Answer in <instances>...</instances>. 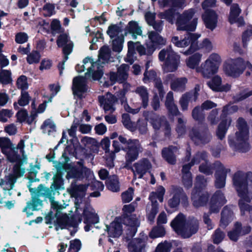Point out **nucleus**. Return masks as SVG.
<instances>
[{"mask_svg": "<svg viewBox=\"0 0 252 252\" xmlns=\"http://www.w3.org/2000/svg\"><path fill=\"white\" fill-rule=\"evenodd\" d=\"M139 43L138 42L134 43L131 41L128 42V52L126 60L131 63L133 62V57L135 54V51L136 50V46L139 44Z\"/></svg>", "mask_w": 252, "mask_h": 252, "instance_id": "obj_49", "label": "nucleus"}, {"mask_svg": "<svg viewBox=\"0 0 252 252\" xmlns=\"http://www.w3.org/2000/svg\"><path fill=\"white\" fill-rule=\"evenodd\" d=\"M91 170L79 164L78 166L72 167L68 172L67 177L68 178H76L80 179L85 176L89 175Z\"/></svg>", "mask_w": 252, "mask_h": 252, "instance_id": "obj_35", "label": "nucleus"}, {"mask_svg": "<svg viewBox=\"0 0 252 252\" xmlns=\"http://www.w3.org/2000/svg\"><path fill=\"white\" fill-rule=\"evenodd\" d=\"M232 184L240 197L239 206L241 215L249 217L252 221V206L248 204L252 199V172L237 171L233 176Z\"/></svg>", "mask_w": 252, "mask_h": 252, "instance_id": "obj_2", "label": "nucleus"}, {"mask_svg": "<svg viewBox=\"0 0 252 252\" xmlns=\"http://www.w3.org/2000/svg\"><path fill=\"white\" fill-rule=\"evenodd\" d=\"M133 189L129 188L122 194V199L124 203L129 202L133 198Z\"/></svg>", "mask_w": 252, "mask_h": 252, "instance_id": "obj_62", "label": "nucleus"}, {"mask_svg": "<svg viewBox=\"0 0 252 252\" xmlns=\"http://www.w3.org/2000/svg\"><path fill=\"white\" fill-rule=\"evenodd\" d=\"M123 224L126 225L122 218H117L109 226H107L109 237L112 238L119 237L122 234L123 230Z\"/></svg>", "mask_w": 252, "mask_h": 252, "instance_id": "obj_28", "label": "nucleus"}, {"mask_svg": "<svg viewBox=\"0 0 252 252\" xmlns=\"http://www.w3.org/2000/svg\"><path fill=\"white\" fill-rule=\"evenodd\" d=\"M41 128L44 133L47 132L49 135L51 134V132H55L56 130L55 125L50 119L45 120L41 126Z\"/></svg>", "mask_w": 252, "mask_h": 252, "instance_id": "obj_48", "label": "nucleus"}, {"mask_svg": "<svg viewBox=\"0 0 252 252\" xmlns=\"http://www.w3.org/2000/svg\"><path fill=\"white\" fill-rule=\"evenodd\" d=\"M135 210V206L133 204L125 205L123 207V211L124 214L122 217L124 223L126 225L129 226L131 227V230L133 231L132 235H134L136 232L137 227L139 225V222L134 215L131 213Z\"/></svg>", "mask_w": 252, "mask_h": 252, "instance_id": "obj_18", "label": "nucleus"}, {"mask_svg": "<svg viewBox=\"0 0 252 252\" xmlns=\"http://www.w3.org/2000/svg\"><path fill=\"white\" fill-rule=\"evenodd\" d=\"M191 140L196 145L205 144L211 139V135L207 131L200 132L196 129L193 128L189 133Z\"/></svg>", "mask_w": 252, "mask_h": 252, "instance_id": "obj_31", "label": "nucleus"}, {"mask_svg": "<svg viewBox=\"0 0 252 252\" xmlns=\"http://www.w3.org/2000/svg\"><path fill=\"white\" fill-rule=\"evenodd\" d=\"M144 116L146 119L151 124L155 130L162 128L165 130V135H168L170 133L169 125L164 117H159L152 112H145L144 113Z\"/></svg>", "mask_w": 252, "mask_h": 252, "instance_id": "obj_19", "label": "nucleus"}, {"mask_svg": "<svg viewBox=\"0 0 252 252\" xmlns=\"http://www.w3.org/2000/svg\"><path fill=\"white\" fill-rule=\"evenodd\" d=\"M165 234L164 228L163 226L158 225L154 228L150 232V236L152 238H158L163 236Z\"/></svg>", "mask_w": 252, "mask_h": 252, "instance_id": "obj_54", "label": "nucleus"}, {"mask_svg": "<svg viewBox=\"0 0 252 252\" xmlns=\"http://www.w3.org/2000/svg\"><path fill=\"white\" fill-rule=\"evenodd\" d=\"M226 203L223 193L220 190H217L213 194L210 202V212L218 213L221 207Z\"/></svg>", "mask_w": 252, "mask_h": 252, "instance_id": "obj_24", "label": "nucleus"}, {"mask_svg": "<svg viewBox=\"0 0 252 252\" xmlns=\"http://www.w3.org/2000/svg\"><path fill=\"white\" fill-rule=\"evenodd\" d=\"M124 150L126 152V161L131 163L138 158L139 154L143 151V148L139 140L133 139L129 141L128 146Z\"/></svg>", "mask_w": 252, "mask_h": 252, "instance_id": "obj_20", "label": "nucleus"}, {"mask_svg": "<svg viewBox=\"0 0 252 252\" xmlns=\"http://www.w3.org/2000/svg\"><path fill=\"white\" fill-rule=\"evenodd\" d=\"M199 154L200 156L198 157L197 159L200 160L199 162H201L203 161L199 167V170L200 172H202L206 175L212 174L213 172L214 169L216 170L215 168V163L213 164H211L207 160V154L205 152H198L195 155Z\"/></svg>", "mask_w": 252, "mask_h": 252, "instance_id": "obj_33", "label": "nucleus"}, {"mask_svg": "<svg viewBox=\"0 0 252 252\" xmlns=\"http://www.w3.org/2000/svg\"><path fill=\"white\" fill-rule=\"evenodd\" d=\"M198 221L194 218L186 221L182 214H179L171 222V226L174 231L184 238L195 234L198 229Z\"/></svg>", "mask_w": 252, "mask_h": 252, "instance_id": "obj_6", "label": "nucleus"}, {"mask_svg": "<svg viewBox=\"0 0 252 252\" xmlns=\"http://www.w3.org/2000/svg\"><path fill=\"white\" fill-rule=\"evenodd\" d=\"M207 180L202 175H198L196 178L195 187L192 191L191 199L193 206L199 207L205 205L208 200L209 194L207 192H203L201 189L205 186Z\"/></svg>", "mask_w": 252, "mask_h": 252, "instance_id": "obj_11", "label": "nucleus"}, {"mask_svg": "<svg viewBox=\"0 0 252 252\" xmlns=\"http://www.w3.org/2000/svg\"><path fill=\"white\" fill-rule=\"evenodd\" d=\"M147 49L143 46L141 45L140 43L136 46V50L139 54L141 55H151L154 52V48L150 46L148 43L146 44Z\"/></svg>", "mask_w": 252, "mask_h": 252, "instance_id": "obj_51", "label": "nucleus"}, {"mask_svg": "<svg viewBox=\"0 0 252 252\" xmlns=\"http://www.w3.org/2000/svg\"><path fill=\"white\" fill-rule=\"evenodd\" d=\"M192 116L194 120L199 122L203 121L205 118L204 115L199 107H196L193 109Z\"/></svg>", "mask_w": 252, "mask_h": 252, "instance_id": "obj_58", "label": "nucleus"}, {"mask_svg": "<svg viewBox=\"0 0 252 252\" xmlns=\"http://www.w3.org/2000/svg\"><path fill=\"white\" fill-rule=\"evenodd\" d=\"M200 37V34L188 32L182 39H179L177 36L172 37L171 42L178 48H185L190 44L189 48L183 53L184 54L187 55L192 53L197 49L196 41Z\"/></svg>", "mask_w": 252, "mask_h": 252, "instance_id": "obj_13", "label": "nucleus"}, {"mask_svg": "<svg viewBox=\"0 0 252 252\" xmlns=\"http://www.w3.org/2000/svg\"><path fill=\"white\" fill-rule=\"evenodd\" d=\"M246 68L252 71V65L241 58H229L226 60L223 64L224 73L227 76L234 78L239 76Z\"/></svg>", "mask_w": 252, "mask_h": 252, "instance_id": "obj_9", "label": "nucleus"}, {"mask_svg": "<svg viewBox=\"0 0 252 252\" xmlns=\"http://www.w3.org/2000/svg\"><path fill=\"white\" fill-rule=\"evenodd\" d=\"M51 209L53 211H51V213H53L55 212V216L56 218V223L57 226L61 229L67 228L70 229L72 227L73 228H76L79 223L81 222V217L83 216L84 218V223L86 225L84 226V229L86 231H89L91 230L92 225L90 224H95L98 222V221L95 223L92 222L87 220L86 217L83 214V209L80 211V214H76L73 217H69L66 214L63 213L61 210L65 207L61 204H59L58 202L54 200V197L50 198Z\"/></svg>", "mask_w": 252, "mask_h": 252, "instance_id": "obj_3", "label": "nucleus"}, {"mask_svg": "<svg viewBox=\"0 0 252 252\" xmlns=\"http://www.w3.org/2000/svg\"><path fill=\"white\" fill-rule=\"evenodd\" d=\"M174 75L169 74L166 75L164 82L168 83L171 81V89L175 92H183L185 90L188 80L186 77H181L173 79Z\"/></svg>", "mask_w": 252, "mask_h": 252, "instance_id": "obj_27", "label": "nucleus"}, {"mask_svg": "<svg viewBox=\"0 0 252 252\" xmlns=\"http://www.w3.org/2000/svg\"><path fill=\"white\" fill-rule=\"evenodd\" d=\"M234 218L232 210L228 206H225L221 212V217L220 221V226L225 227Z\"/></svg>", "mask_w": 252, "mask_h": 252, "instance_id": "obj_41", "label": "nucleus"}, {"mask_svg": "<svg viewBox=\"0 0 252 252\" xmlns=\"http://www.w3.org/2000/svg\"><path fill=\"white\" fill-rule=\"evenodd\" d=\"M83 63H84L83 62ZM88 67V70H89V67H91V63H87L85 64L83 63V64L80 65L79 64H77L75 69L76 71L78 72H82L84 71L86 67ZM88 72L87 71V73ZM92 78V74L90 75L86 76V73H85V77L78 76L76 77L73 79V86L72 90L74 94L77 95L79 97H81L82 93L85 92L87 90V85H86V78Z\"/></svg>", "mask_w": 252, "mask_h": 252, "instance_id": "obj_14", "label": "nucleus"}, {"mask_svg": "<svg viewBox=\"0 0 252 252\" xmlns=\"http://www.w3.org/2000/svg\"><path fill=\"white\" fill-rule=\"evenodd\" d=\"M148 35L150 42L147 43L150 46L154 48V51L157 48H160L161 46L165 45L166 43V39L154 31L149 32Z\"/></svg>", "mask_w": 252, "mask_h": 252, "instance_id": "obj_36", "label": "nucleus"}, {"mask_svg": "<svg viewBox=\"0 0 252 252\" xmlns=\"http://www.w3.org/2000/svg\"><path fill=\"white\" fill-rule=\"evenodd\" d=\"M110 58V50L108 47L104 46L101 48L99 50V58L97 62H94L93 59L90 57H87L84 59L83 62L86 64L90 63L91 67H89L88 72L86 73V76L92 74L93 80H99L103 75V71L101 63H104L107 62Z\"/></svg>", "mask_w": 252, "mask_h": 252, "instance_id": "obj_7", "label": "nucleus"}, {"mask_svg": "<svg viewBox=\"0 0 252 252\" xmlns=\"http://www.w3.org/2000/svg\"><path fill=\"white\" fill-rule=\"evenodd\" d=\"M202 55L201 54L196 53L193 54V55L190 56L188 59L186 60V64L190 68L196 69V66L199 63Z\"/></svg>", "mask_w": 252, "mask_h": 252, "instance_id": "obj_45", "label": "nucleus"}, {"mask_svg": "<svg viewBox=\"0 0 252 252\" xmlns=\"http://www.w3.org/2000/svg\"><path fill=\"white\" fill-rule=\"evenodd\" d=\"M135 92L140 97L142 106L144 108L147 107L149 102V93L147 89L143 86H139L136 89Z\"/></svg>", "mask_w": 252, "mask_h": 252, "instance_id": "obj_43", "label": "nucleus"}, {"mask_svg": "<svg viewBox=\"0 0 252 252\" xmlns=\"http://www.w3.org/2000/svg\"><path fill=\"white\" fill-rule=\"evenodd\" d=\"M156 72L153 70H146L144 73L143 81L146 84L152 81H155L157 78Z\"/></svg>", "mask_w": 252, "mask_h": 252, "instance_id": "obj_55", "label": "nucleus"}, {"mask_svg": "<svg viewBox=\"0 0 252 252\" xmlns=\"http://www.w3.org/2000/svg\"><path fill=\"white\" fill-rule=\"evenodd\" d=\"M177 151L178 149L176 147L170 146L168 148H165L162 151V157L168 163L174 164L176 161L175 154Z\"/></svg>", "mask_w": 252, "mask_h": 252, "instance_id": "obj_40", "label": "nucleus"}, {"mask_svg": "<svg viewBox=\"0 0 252 252\" xmlns=\"http://www.w3.org/2000/svg\"><path fill=\"white\" fill-rule=\"evenodd\" d=\"M87 188L86 185L72 183L69 189L70 193L76 198L75 205L76 214H80V211L83 209V214L86 217L87 220L95 223L98 221V216L90 204L83 198Z\"/></svg>", "mask_w": 252, "mask_h": 252, "instance_id": "obj_4", "label": "nucleus"}, {"mask_svg": "<svg viewBox=\"0 0 252 252\" xmlns=\"http://www.w3.org/2000/svg\"><path fill=\"white\" fill-rule=\"evenodd\" d=\"M57 43L59 47H63V53L64 54V62H65L68 59V55L72 52L73 43L65 33L62 34L58 37Z\"/></svg>", "mask_w": 252, "mask_h": 252, "instance_id": "obj_30", "label": "nucleus"}, {"mask_svg": "<svg viewBox=\"0 0 252 252\" xmlns=\"http://www.w3.org/2000/svg\"><path fill=\"white\" fill-rule=\"evenodd\" d=\"M106 185L108 189L113 191L117 192L120 190L119 182L117 176H110L106 181Z\"/></svg>", "mask_w": 252, "mask_h": 252, "instance_id": "obj_47", "label": "nucleus"}, {"mask_svg": "<svg viewBox=\"0 0 252 252\" xmlns=\"http://www.w3.org/2000/svg\"><path fill=\"white\" fill-rule=\"evenodd\" d=\"M151 167L150 161L146 158H143L134 164V174L135 176L138 175V178H141Z\"/></svg>", "mask_w": 252, "mask_h": 252, "instance_id": "obj_37", "label": "nucleus"}, {"mask_svg": "<svg viewBox=\"0 0 252 252\" xmlns=\"http://www.w3.org/2000/svg\"><path fill=\"white\" fill-rule=\"evenodd\" d=\"M238 130L234 136H229L228 143L229 147L234 151L245 153L250 149L249 130L245 120L239 118L237 122Z\"/></svg>", "mask_w": 252, "mask_h": 252, "instance_id": "obj_5", "label": "nucleus"}, {"mask_svg": "<svg viewBox=\"0 0 252 252\" xmlns=\"http://www.w3.org/2000/svg\"><path fill=\"white\" fill-rule=\"evenodd\" d=\"M170 192L173 195L172 198L168 201V205L171 208H176L179 205L181 197L183 201H188V197L184 193L182 188L172 186L170 189Z\"/></svg>", "mask_w": 252, "mask_h": 252, "instance_id": "obj_25", "label": "nucleus"}, {"mask_svg": "<svg viewBox=\"0 0 252 252\" xmlns=\"http://www.w3.org/2000/svg\"><path fill=\"white\" fill-rule=\"evenodd\" d=\"M129 67L127 64H123L118 68L117 72L110 73L111 85L116 82L120 83H124L128 78Z\"/></svg>", "mask_w": 252, "mask_h": 252, "instance_id": "obj_23", "label": "nucleus"}, {"mask_svg": "<svg viewBox=\"0 0 252 252\" xmlns=\"http://www.w3.org/2000/svg\"><path fill=\"white\" fill-rule=\"evenodd\" d=\"M18 51L22 55H27V62L30 63H32V56L31 55V47L30 44H28L26 47L20 46L18 49Z\"/></svg>", "mask_w": 252, "mask_h": 252, "instance_id": "obj_57", "label": "nucleus"}, {"mask_svg": "<svg viewBox=\"0 0 252 252\" xmlns=\"http://www.w3.org/2000/svg\"><path fill=\"white\" fill-rule=\"evenodd\" d=\"M17 87L24 91L28 88L29 85L27 82V78L25 75H21L17 78L16 81Z\"/></svg>", "mask_w": 252, "mask_h": 252, "instance_id": "obj_53", "label": "nucleus"}, {"mask_svg": "<svg viewBox=\"0 0 252 252\" xmlns=\"http://www.w3.org/2000/svg\"><path fill=\"white\" fill-rule=\"evenodd\" d=\"M251 230L249 226L242 227L240 223L237 222L235 223L234 228L227 233V235L231 241H237L239 237L243 235L249 233Z\"/></svg>", "mask_w": 252, "mask_h": 252, "instance_id": "obj_32", "label": "nucleus"}, {"mask_svg": "<svg viewBox=\"0 0 252 252\" xmlns=\"http://www.w3.org/2000/svg\"><path fill=\"white\" fill-rule=\"evenodd\" d=\"M197 98V94L194 93H186L183 94L179 100V104L182 111H187L189 102L195 101Z\"/></svg>", "mask_w": 252, "mask_h": 252, "instance_id": "obj_39", "label": "nucleus"}, {"mask_svg": "<svg viewBox=\"0 0 252 252\" xmlns=\"http://www.w3.org/2000/svg\"><path fill=\"white\" fill-rule=\"evenodd\" d=\"M216 168L215 173V187L217 188H223L225 185V181L227 174L230 172V169L225 168L221 162L217 161L215 162Z\"/></svg>", "mask_w": 252, "mask_h": 252, "instance_id": "obj_21", "label": "nucleus"}, {"mask_svg": "<svg viewBox=\"0 0 252 252\" xmlns=\"http://www.w3.org/2000/svg\"><path fill=\"white\" fill-rule=\"evenodd\" d=\"M124 39L121 37H118V38L113 40V51L117 52H120L123 49V43Z\"/></svg>", "mask_w": 252, "mask_h": 252, "instance_id": "obj_60", "label": "nucleus"}, {"mask_svg": "<svg viewBox=\"0 0 252 252\" xmlns=\"http://www.w3.org/2000/svg\"><path fill=\"white\" fill-rule=\"evenodd\" d=\"M216 0H205L202 4L203 9L206 10L202 15V19L206 28L212 31L217 27L218 16L215 11L207 8L214 6Z\"/></svg>", "mask_w": 252, "mask_h": 252, "instance_id": "obj_15", "label": "nucleus"}, {"mask_svg": "<svg viewBox=\"0 0 252 252\" xmlns=\"http://www.w3.org/2000/svg\"><path fill=\"white\" fill-rule=\"evenodd\" d=\"M107 32L111 38H113L116 36L119 37V35L121 32V30L119 26L113 25L109 27Z\"/></svg>", "mask_w": 252, "mask_h": 252, "instance_id": "obj_59", "label": "nucleus"}, {"mask_svg": "<svg viewBox=\"0 0 252 252\" xmlns=\"http://www.w3.org/2000/svg\"><path fill=\"white\" fill-rule=\"evenodd\" d=\"M81 243L80 240L75 239L70 241V246L67 252H78L80 250Z\"/></svg>", "mask_w": 252, "mask_h": 252, "instance_id": "obj_61", "label": "nucleus"}, {"mask_svg": "<svg viewBox=\"0 0 252 252\" xmlns=\"http://www.w3.org/2000/svg\"><path fill=\"white\" fill-rule=\"evenodd\" d=\"M12 82L11 72L9 70H2L0 72V82L6 85Z\"/></svg>", "mask_w": 252, "mask_h": 252, "instance_id": "obj_50", "label": "nucleus"}, {"mask_svg": "<svg viewBox=\"0 0 252 252\" xmlns=\"http://www.w3.org/2000/svg\"><path fill=\"white\" fill-rule=\"evenodd\" d=\"M200 156L199 154L195 155L192 159L190 162L185 164L183 166L182 169V182L184 187L186 188H189L192 186V180L191 173L189 170L191 166L194 164H198L200 161L198 160L197 158Z\"/></svg>", "mask_w": 252, "mask_h": 252, "instance_id": "obj_22", "label": "nucleus"}, {"mask_svg": "<svg viewBox=\"0 0 252 252\" xmlns=\"http://www.w3.org/2000/svg\"><path fill=\"white\" fill-rule=\"evenodd\" d=\"M238 110V108L235 105L228 104L223 107L220 115L222 120L216 132L217 135L220 139L222 140L225 137L231 123V119L230 118H226V116L237 112Z\"/></svg>", "mask_w": 252, "mask_h": 252, "instance_id": "obj_12", "label": "nucleus"}, {"mask_svg": "<svg viewBox=\"0 0 252 252\" xmlns=\"http://www.w3.org/2000/svg\"><path fill=\"white\" fill-rule=\"evenodd\" d=\"M23 173L24 172H21L20 166L16 164L13 167L12 173L6 176L3 179H0V198L5 197L1 194V190L2 189L5 193L6 191L12 189L17 179L21 176Z\"/></svg>", "mask_w": 252, "mask_h": 252, "instance_id": "obj_17", "label": "nucleus"}, {"mask_svg": "<svg viewBox=\"0 0 252 252\" xmlns=\"http://www.w3.org/2000/svg\"><path fill=\"white\" fill-rule=\"evenodd\" d=\"M221 62V58L219 54L212 53L199 67L196 68V71L200 73L203 77L209 78L218 72Z\"/></svg>", "mask_w": 252, "mask_h": 252, "instance_id": "obj_10", "label": "nucleus"}, {"mask_svg": "<svg viewBox=\"0 0 252 252\" xmlns=\"http://www.w3.org/2000/svg\"><path fill=\"white\" fill-rule=\"evenodd\" d=\"M165 189L162 186H159L155 192L150 193L149 198L151 201V208L149 206L147 209V213L148 220L153 222L155 216L158 212V204L157 199L162 202L163 200V196L165 193Z\"/></svg>", "mask_w": 252, "mask_h": 252, "instance_id": "obj_16", "label": "nucleus"}, {"mask_svg": "<svg viewBox=\"0 0 252 252\" xmlns=\"http://www.w3.org/2000/svg\"><path fill=\"white\" fill-rule=\"evenodd\" d=\"M185 0H159V5L162 7L170 6L168 10L160 13L158 16L165 19L169 23L173 24L175 18L177 16L176 21L177 29L178 31H194L198 23V17L195 15V10L190 8L185 11L182 14H178L176 8H183Z\"/></svg>", "mask_w": 252, "mask_h": 252, "instance_id": "obj_1", "label": "nucleus"}, {"mask_svg": "<svg viewBox=\"0 0 252 252\" xmlns=\"http://www.w3.org/2000/svg\"><path fill=\"white\" fill-rule=\"evenodd\" d=\"M126 29L129 33H132V37L134 39H136V35H141L142 32L141 27L135 22H129Z\"/></svg>", "mask_w": 252, "mask_h": 252, "instance_id": "obj_46", "label": "nucleus"}, {"mask_svg": "<svg viewBox=\"0 0 252 252\" xmlns=\"http://www.w3.org/2000/svg\"><path fill=\"white\" fill-rule=\"evenodd\" d=\"M122 122L126 128L131 131H134L135 129V125L131 121L129 115L128 114H123Z\"/></svg>", "mask_w": 252, "mask_h": 252, "instance_id": "obj_52", "label": "nucleus"}, {"mask_svg": "<svg viewBox=\"0 0 252 252\" xmlns=\"http://www.w3.org/2000/svg\"><path fill=\"white\" fill-rule=\"evenodd\" d=\"M98 98L105 113H112L115 111L114 105L117 99L113 94L108 93L104 95L99 96Z\"/></svg>", "mask_w": 252, "mask_h": 252, "instance_id": "obj_26", "label": "nucleus"}, {"mask_svg": "<svg viewBox=\"0 0 252 252\" xmlns=\"http://www.w3.org/2000/svg\"><path fill=\"white\" fill-rule=\"evenodd\" d=\"M55 5L51 3L46 4L42 8V13L45 16L50 17L55 14Z\"/></svg>", "mask_w": 252, "mask_h": 252, "instance_id": "obj_56", "label": "nucleus"}, {"mask_svg": "<svg viewBox=\"0 0 252 252\" xmlns=\"http://www.w3.org/2000/svg\"><path fill=\"white\" fill-rule=\"evenodd\" d=\"M29 94L25 91H22L21 97L18 100V103L20 106H23L29 103Z\"/></svg>", "mask_w": 252, "mask_h": 252, "instance_id": "obj_64", "label": "nucleus"}, {"mask_svg": "<svg viewBox=\"0 0 252 252\" xmlns=\"http://www.w3.org/2000/svg\"><path fill=\"white\" fill-rule=\"evenodd\" d=\"M146 236L141 238H136L131 240L128 244L129 252H145L147 246Z\"/></svg>", "mask_w": 252, "mask_h": 252, "instance_id": "obj_29", "label": "nucleus"}, {"mask_svg": "<svg viewBox=\"0 0 252 252\" xmlns=\"http://www.w3.org/2000/svg\"><path fill=\"white\" fill-rule=\"evenodd\" d=\"M6 152L2 153L5 155L8 159L11 162L19 161L20 159L19 155L17 154L12 144L10 142V145L5 147Z\"/></svg>", "mask_w": 252, "mask_h": 252, "instance_id": "obj_44", "label": "nucleus"}, {"mask_svg": "<svg viewBox=\"0 0 252 252\" xmlns=\"http://www.w3.org/2000/svg\"><path fill=\"white\" fill-rule=\"evenodd\" d=\"M165 106L169 114L176 116L180 114L178 108L174 103L173 93L171 91L169 92L166 95Z\"/></svg>", "mask_w": 252, "mask_h": 252, "instance_id": "obj_38", "label": "nucleus"}, {"mask_svg": "<svg viewBox=\"0 0 252 252\" xmlns=\"http://www.w3.org/2000/svg\"><path fill=\"white\" fill-rule=\"evenodd\" d=\"M207 85L213 91L215 92H227L231 86L229 84L222 85V79L219 75H216L208 82Z\"/></svg>", "mask_w": 252, "mask_h": 252, "instance_id": "obj_34", "label": "nucleus"}, {"mask_svg": "<svg viewBox=\"0 0 252 252\" xmlns=\"http://www.w3.org/2000/svg\"><path fill=\"white\" fill-rule=\"evenodd\" d=\"M171 245L167 241L159 243L157 247L156 252H170Z\"/></svg>", "mask_w": 252, "mask_h": 252, "instance_id": "obj_63", "label": "nucleus"}, {"mask_svg": "<svg viewBox=\"0 0 252 252\" xmlns=\"http://www.w3.org/2000/svg\"><path fill=\"white\" fill-rule=\"evenodd\" d=\"M158 59L161 62H164L162 68L166 72H175L180 63V56L173 50L171 46H169L159 52Z\"/></svg>", "mask_w": 252, "mask_h": 252, "instance_id": "obj_8", "label": "nucleus"}, {"mask_svg": "<svg viewBox=\"0 0 252 252\" xmlns=\"http://www.w3.org/2000/svg\"><path fill=\"white\" fill-rule=\"evenodd\" d=\"M241 11V10L237 4L234 3L231 5L229 16V21L231 24L238 22L240 23H242V19L239 17Z\"/></svg>", "mask_w": 252, "mask_h": 252, "instance_id": "obj_42", "label": "nucleus"}]
</instances>
